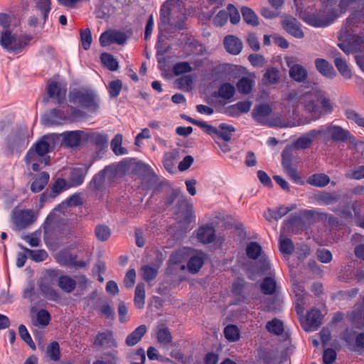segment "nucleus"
Here are the masks:
<instances>
[{
	"instance_id": "obj_1",
	"label": "nucleus",
	"mask_w": 364,
	"mask_h": 364,
	"mask_svg": "<svg viewBox=\"0 0 364 364\" xmlns=\"http://www.w3.org/2000/svg\"><path fill=\"white\" fill-rule=\"evenodd\" d=\"M287 100L292 106L301 105L307 112L318 116L331 114L334 109L328 95L315 85L304 87L299 95L290 92Z\"/></svg>"
},
{
	"instance_id": "obj_2",
	"label": "nucleus",
	"mask_w": 364,
	"mask_h": 364,
	"mask_svg": "<svg viewBox=\"0 0 364 364\" xmlns=\"http://www.w3.org/2000/svg\"><path fill=\"white\" fill-rule=\"evenodd\" d=\"M60 144L59 136L55 134H48L43 136L35 146L29 149L25 161L27 165L31 166L34 171H39L40 164L45 166L49 164V158L44 156L53 151Z\"/></svg>"
},
{
	"instance_id": "obj_3",
	"label": "nucleus",
	"mask_w": 364,
	"mask_h": 364,
	"mask_svg": "<svg viewBox=\"0 0 364 364\" xmlns=\"http://www.w3.org/2000/svg\"><path fill=\"white\" fill-rule=\"evenodd\" d=\"M71 103L94 112L100 107V100L95 92L84 88L74 90L69 94Z\"/></svg>"
},
{
	"instance_id": "obj_4",
	"label": "nucleus",
	"mask_w": 364,
	"mask_h": 364,
	"mask_svg": "<svg viewBox=\"0 0 364 364\" xmlns=\"http://www.w3.org/2000/svg\"><path fill=\"white\" fill-rule=\"evenodd\" d=\"M38 213L31 209H21L16 207L11 214V220L14 230H21L27 228L36 222Z\"/></svg>"
},
{
	"instance_id": "obj_5",
	"label": "nucleus",
	"mask_w": 364,
	"mask_h": 364,
	"mask_svg": "<svg viewBox=\"0 0 364 364\" xmlns=\"http://www.w3.org/2000/svg\"><path fill=\"white\" fill-rule=\"evenodd\" d=\"M0 44L9 52H18L24 47V43L21 38L9 30L1 32Z\"/></svg>"
},
{
	"instance_id": "obj_6",
	"label": "nucleus",
	"mask_w": 364,
	"mask_h": 364,
	"mask_svg": "<svg viewBox=\"0 0 364 364\" xmlns=\"http://www.w3.org/2000/svg\"><path fill=\"white\" fill-rule=\"evenodd\" d=\"M320 136L331 137L333 141H346L350 136V132L339 126L333 124L322 126L318 129Z\"/></svg>"
},
{
	"instance_id": "obj_7",
	"label": "nucleus",
	"mask_w": 364,
	"mask_h": 364,
	"mask_svg": "<svg viewBox=\"0 0 364 364\" xmlns=\"http://www.w3.org/2000/svg\"><path fill=\"white\" fill-rule=\"evenodd\" d=\"M60 171L61 176L67 179L71 188L81 185L85 176V171L82 168H66Z\"/></svg>"
},
{
	"instance_id": "obj_8",
	"label": "nucleus",
	"mask_w": 364,
	"mask_h": 364,
	"mask_svg": "<svg viewBox=\"0 0 364 364\" xmlns=\"http://www.w3.org/2000/svg\"><path fill=\"white\" fill-rule=\"evenodd\" d=\"M127 39L124 33L111 30L102 33L100 37V45L103 47L112 43L123 44Z\"/></svg>"
},
{
	"instance_id": "obj_9",
	"label": "nucleus",
	"mask_w": 364,
	"mask_h": 364,
	"mask_svg": "<svg viewBox=\"0 0 364 364\" xmlns=\"http://www.w3.org/2000/svg\"><path fill=\"white\" fill-rule=\"evenodd\" d=\"M246 253L249 258L255 259L259 256L262 257V264L261 269L262 272L267 271L270 269V264L265 258L264 255H262V247L256 242H251L246 247Z\"/></svg>"
},
{
	"instance_id": "obj_10",
	"label": "nucleus",
	"mask_w": 364,
	"mask_h": 364,
	"mask_svg": "<svg viewBox=\"0 0 364 364\" xmlns=\"http://www.w3.org/2000/svg\"><path fill=\"white\" fill-rule=\"evenodd\" d=\"M283 28L290 35L296 38H302L304 36L301 28L299 22L294 17L287 16L282 21Z\"/></svg>"
},
{
	"instance_id": "obj_11",
	"label": "nucleus",
	"mask_w": 364,
	"mask_h": 364,
	"mask_svg": "<svg viewBox=\"0 0 364 364\" xmlns=\"http://www.w3.org/2000/svg\"><path fill=\"white\" fill-rule=\"evenodd\" d=\"M47 90L49 97L56 100L58 103H61L64 101L67 92L65 85L52 81L48 85Z\"/></svg>"
},
{
	"instance_id": "obj_12",
	"label": "nucleus",
	"mask_w": 364,
	"mask_h": 364,
	"mask_svg": "<svg viewBox=\"0 0 364 364\" xmlns=\"http://www.w3.org/2000/svg\"><path fill=\"white\" fill-rule=\"evenodd\" d=\"M76 258L77 257L75 255H73L65 251L60 252L55 255V259L60 265L80 268L86 266V262L84 261H77Z\"/></svg>"
},
{
	"instance_id": "obj_13",
	"label": "nucleus",
	"mask_w": 364,
	"mask_h": 364,
	"mask_svg": "<svg viewBox=\"0 0 364 364\" xmlns=\"http://www.w3.org/2000/svg\"><path fill=\"white\" fill-rule=\"evenodd\" d=\"M287 66L289 68L290 77L298 82H304L308 76L306 69L299 64H293L290 60H287Z\"/></svg>"
},
{
	"instance_id": "obj_14",
	"label": "nucleus",
	"mask_w": 364,
	"mask_h": 364,
	"mask_svg": "<svg viewBox=\"0 0 364 364\" xmlns=\"http://www.w3.org/2000/svg\"><path fill=\"white\" fill-rule=\"evenodd\" d=\"M322 320V315L318 309H311L307 313L306 321V326L304 327L306 331H316L321 325Z\"/></svg>"
},
{
	"instance_id": "obj_15",
	"label": "nucleus",
	"mask_w": 364,
	"mask_h": 364,
	"mask_svg": "<svg viewBox=\"0 0 364 364\" xmlns=\"http://www.w3.org/2000/svg\"><path fill=\"white\" fill-rule=\"evenodd\" d=\"M40 289L43 294L48 299L56 301L59 299V294L53 288V283L48 277H44L40 282Z\"/></svg>"
},
{
	"instance_id": "obj_16",
	"label": "nucleus",
	"mask_w": 364,
	"mask_h": 364,
	"mask_svg": "<svg viewBox=\"0 0 364 364\" xmlns=\"http://www.w3.org/2000/svg\"><path fill=\"white\" fill-rule=\"evenodd\" d=\"M321 136L318 129H313L299 137L295 142L294 146L296 149H307L309 148L313 141L318 137Z\"/></svg>"
},
{
	"instance_id": "obj_17",
	"label": "nucleus",
	"mask_w": 364,
	"mask_h": 364,
	"mask_svg": "<svg viewBox=\"0 0 364 364\" xmlns=\"http://www.w3.org/2000/svg\"><path fill=\"white\" fill-rule=\"evenodd\" d=\"M196 236L199 242L204 244L210 243L215 239V230L210 225L202 226L197 230Z\"/></svg>"
},
{
	"instance_id": "obj_18",
	"label": "nucleus",
	"mask_w": 364,
	"mask_h": 364,
	"mask_svg": "<svg viewBox=\"0 0 364 364\" xmlns=\"http://www.w3.org/2000/svg\"><path fill=\"white\" fill-rule=\"evenodd\" d=\"M224 46L226 50L233 55L239 54L242 48L241 41L234 36H228L225 38Z\"/></svg>"
},
{
	"instance_id": "obj_19",
	"label": "nucleus",
	"mask_w": 364,
	"mask_h": 364,
	"mask_svg": "<svg viewBox=\"0 0 364 364\" xmlns=\"http://www.w3.org/2000/svg\"><path fill=\"white\" fill-rule=\"evenodd\" d=\"M348 31L346 28L341 29L339 35L338 47L346 54H350L355 52L357 50V45L354 43L347 42Z\"/></svg>"
},
{
	"instance_id": "obj_20",
	"label": "nucleus",
	"mask_w": 364,
	"mask_h": 364,
	"mask_svg": "<svg viewBox=\"0 0 364 364\" xmlns=\"http://www.w3.org/2000/svg\"><path fill=\"white\" fill-rule=\"evenodd\" d=\"M205 259V255L203 252H197L191 257L187 264V269L190 273L196 274L202 267Z\"/></svg>"
},
{
	"instance_id": "obj_21",
	"label": "nucleus",
	"mask_w": 364,
	"mask_h": 364,
	"mask_svg": "<svg viewBox=\"0 0 364 364\" xmlns=\"http://www.w3.org/2000/svg\"><path fill=\"white\" fill-rule=\"evenodd\" d=\"M94 344L97 347H117V346L110 332L98 333L95 337Z\"/></svg>"
},
{
	"instance_id": "obj_22",
	"label": "nucleus",
	"mask_w": 364,
	"mask_h": 364,
	"mask_svg": "<svg viewBox=\"0 0 364 364\" xmlns=\"http://www.w3.org/2000/svg\"><path fill=\"white\" fill-rule=\"evenodd\" d=\"M147 331L145 325L138 326L134 331L129 334L126 338V344L129 346H133L137 344Z\"/></svg>"
},
{
	"instance_id": "obj_23",
	"label": "nucleus",
	"mask_w": 364,
	"mask_h": 364,
	"mask_svg": "<svg viewBox=\"0 0 364 364\" xmlns=\"http://www.w3.org/2000/svg\"><path fill=\"white\" fill-rule=\"evenodd\" d=\"M50 315L46 310L38 311L35 316H32L31 322L36 327H46L49 324Z\"/></svg>"
},
{
	"instance_id": "obj_24",
	"label": "nucleus",
	"mask_w": 364,
	"mask_h": 364,
	"mask_svg": "<svg viewBox=\"0 0 364 364\" xmlns=\"http://www.w3.org/2000/svg\"><path fill=\"white\" fill-rule=\"evenodd\" d=\"M333 18H328L323 14H316L306 18L305 21L310 26L314 27H323L332 23Z\"/></svg>"
},
{
	"instance_id": "obj_25",
	"label": "nucleus",
	"mask_w": 364,
	"mask_h": 364,
	"mask_svg": "<svg viewBox=\"0 0 364 364\" xmlns=\"http://www.w3.org/2000/svg\"><path fill=\"white\" fill-rule=\"evenodd\" d=\"M254 75L242 77L237 83V88L240 93L247 95L251 92L254 85Z\"/></svg>"
},
{
	"instance_id": "obj_26",
	"label": "nucleus",
	"mask_w": 364,
	"mask_h": 364,
	"mask_svg": "<svg viewBox=\"0 0 364 364\" xmlns=\"http://www.w3.org/2000/svg\"><path fill=\"white\" fill-rule=\"evenodd\" d=\"M316 68L318 71L327 77H333L336 75V72L332 65L324 59H316L315 60Z\"/></svg>"
},
{
	"instance_id": "obj_27",
	"label": "nucleus",
	"mask_w": 364,
	"mask_h": 364,
	"mask_svg": "<svg viewBox=\"0 0 364 364\" xmlns=\"http://www.w3.org/2000/svg\"><path fill=\"white\" fill-rule=\"evenodd\" d=\"M50 176L46 172H41L36 176L34 181L31 183V189L33 193L41 191L48 183Z\"/></svg>"
},
{
	"instance_id": "obj_28",
	"label": "nucleus",
	"mask_w": 364,
	"mask_h": 364,
	"mask_svg": "<svg viewBox=\"0 0 364 364\" xmlns=\"http://www.w3.org/2000/svg\"><path fill=\"white\" fill-rule=\"evenodd\" d=\"M338 196L335 193L322 192L314 196V199L318 205H331L336 203Z\"/></svg>"
},
{
	"instance_id": "obj_29",
	"label": "nucleus",
	"mask_w": 364,
	"mask_h": 364,
	"mask_svg": "<svg viewBox=\"0 0 364 364\" xmlns=\"http://www.w3.org/2000/svg\"><path fill=\"white\" fill-rule=\"evenodd\" d=\"M59 136V139L62 137L63 142L70 147L76 146L80 144V135L78 132H65Z\"/></svg>"
},
{
	"instance_id": "obj_30",
	"label": "nucleus",
	"mask_w": 364,
	"mask_h": 364,
	"mask_svg": "<svg viewBox=\"0 0 364 364\" xmlns=\"http://www.w3.org/2000/svg\"><path fill=\"white\" fill-rule=\"evenodd\" d=\"M272 112V109L268 105H261L256 107L253 112L252 115L256 121L263 123L265 117H267Z\"/></svg>"
},
{
	"instance_id": "obj_31",
	"label": "nucleus",
	"mask_w": 364,
	"mask_h": 364,
	"mask_svg": "<svg viewBox=\"0 0 364 364\" xmlns=\"http://www.w3.org/2000/svg\"><path fill=\"white\" fill-rule=\"evenodd\" d=\"M225 338L229 342H237L240 338V331L236 325L229 324L223 331Z\"/></svg>"
},
{
	"instance_id": "obj_32",
	"label": "nucleus",
	"mask_w": 364,
	"mask_h": 364,
	"mask_svg": "<svg viewBox=\"0 0 364 364\" xmlns=\"http://www.w3.org/2000/svg\"><path fill=\"white\" fill-rule=\"evenodd\" d=\"M58 174L59 176L56 178L52 186V191L55 196L71 188L67 179L64 176H61V171Z\"/></svg>"
},
{
	"instance_id": "obj_33",
	"label": "nucleus",
	"mask_w": 364,
	"mask_h": 364,
	"mask_svg": "<svg viewBox=\"0 0 364 364\" xmlns=\"http://www.w3.org/2000/svg\"><path fill=\"white\" fill-rule=\"evenodd\" d=\"M18 247L28 254L29 257L36 262H43L48 257V254L44 250H32L20 244Z\"/></svg>"
},
{
	"instance_id": "obj_34",
	"label": "nucleus",
	"mask_w": 364,
	"mask_h": 364,
	"mask_svg": "<svg viewBox=\"0 0 364 364\" xmlns=\"http://www.w3.org/2000/svg\"><path fill=\"white\" fill-rule=\"evenodd\" d=\"M282 166L284 167V171L292 181L297 183L301 182V178L298 173L296 169L293 167L291 165L290 161L286 159L284 157L283 158Z\"/></svg>"
},
{
	"instance_id": "obj_35",
	"label": "nucleus",
	"mask_w": 364,
	"mask_h": 364,
	"mask_svg": "<svg viewBox=\"0 0 364 364\" xmlns=\"http://www.w3.org/2000/svg\"><path fill=\"white\" fill-rule=\"evenodd\" d=\"M58 286L64 291L70 293L76 286V281L68 276H61L58 279Z\"/></svg>"
},
{
	"instance_id": "obj_36",
	"label": "nucleus",
	"mask_w": 364,
	"mask_h": 364,
	"mask_svg": "<svg viewBox=\"0 0 364 364\" xmlns=\"http://www.w3.org/2000/svg\"><path fill=\"white\" fill-rule=\"evenodd\" d=\"M134 301L136 308H144L145 304V288L143 284H138L136 285Z\"/></svg>"
},
{
	"instance_id": "obj_37",
	"label": "nucleus",
	"mask_w": 364,
	"mask_h": 364,
	"mask_svg": "<svg viewBox=\"0 0 364 364\" xmlns=\"http://www.w3.org/2000/svg\"><path fill=\"white\" fill-rule=\"evenodd\" d=\"M335 65L341 75L346 79H350L352 77L351 70L347 63L341 58H336L334 60Z\"/></svg>"
},
{
	"instance_id": "obj_38",
	"label": "nucleus",
	"mask_w": 364,
	"mask_h": 364,
	"mask_svg": "<svg viewBox=\"0 0 364 364\" xmlns=\"http://www.w3.org/2000/svg\"><path fill=\"white\" fill-rule=\"evenodd\" d=\"M330 182L329 177L323 173L314 174L309 178L308 183L317 187H324Z\"/></svg>"
},
{
	"instance_id": "obj_39",
	"label": "nucleus",
	"mask_w": 364,
	"mask_h": 364,
	"mask_svg": "<svg viewBox=\"0 0 364 364\" xmlns=\"http://www.w3.org/2000/svg\"><path fill=\"white\" fill-rule=\"evenodd\" d=\"M95 235L99 241L105 242L111 236V230L107 225H97L95 229Z\"/></svg>"
},
{
	"instance_id": "obj_40",
	"label": "nucleus",
	"mask_w": 364,
	"mask_h": 364,
	"mask_svg": "<svg viewBox=\"0 0 364 364\" xmlns=\"http://www.w3.org/2000/svg\"><path fill=\"white\" fill-rule=\"evenodd\" d=\"M241 13L245 21L252 26H257L259 20L255 13L250 8L244 6L241 9Z\"/></svg>"
},
{
	"instance_id": "obj_41",
	"label": "nucleus",
	"mask_w": 364,
	"mask_h": 364,
	"mask_svg": "<svg viewBox=\"0 0 364 364\" xmlns=\"http://www.w3.org/2000/svg\"><path fill=\"white\" fill-rule=\"evenodd\" d=\"M189 256V250L188 248L181 249L173 253L169 259L171 264H180L184 262Z\"/></svg>"
},
{
	"instance_id": "obj_42",
	"label": "nucleus",
	"mask_w": 364,
	"mask_h": 364,
	"mask_svg": "<svg viewBox=\"0 0 364 364\" xmlns=\"http://www.w3.org/2000/svg\"><path fill=\"white\" fill-rule=\"evenodd\" d=\"M280 78V73L278 69L275 68H270L267 69L263 80L264 83L276 84L279 82Z\"/></svg>"
},
{
	"instance_id": "obj_43",
	"label": "nucleus",
	"mask_w": 364,
	"mask_h": 364,
	"mask_svg": "<svg viewBox=\"0 0 364 364\" xmlns=\"http://www.w3.org/2000/svg\"><path fill=\"white\" fill-rule=\"evenodd\" d=\"M41 232L39 230L34 231L30 234L22 236L24 240L31 247H38L41 243Z\"/></svg>"
},
{
	"instance_id": "obj_44",
	"label": "nucleus",
	"mask_w": 364,
	"mask_h": 364,
	"mask_svg": "<svg viewBox=\"0 0 364 364\" xmlns=\"http://www.w3.org/2000/svg\"><path fill=\"white\" fill-rule=\"evenodd\" d=\"M266 328L271 333L281 335L284 331V325L280 320L274 318L267 322Z\"/></svg>"
},
{
	"instance_id": "obj_45",
	"label": "nucleus",
	"mask_w": 364,
	"mask_h": 364,
	"mask_svg": "<svg viewBox=\"0 0 364 364\" xmlns=\"http://www.w3.org/2000/svg\"><path fill=\"white\" fill-rule=\"evenodd\" d=\"M235 128L231 125L221 124L218 129L217 138H220L225 141L231 139L232 134L235 132Z\"/></svg>"
},
{
	"instance_id": "obj_46",
	"label": "nucleus",
	"mask_w": 364,
	"mask_h": 364,
	"mask_svg": "<svg viewBox=\"0 0 364 364\" xmlns=\"http://www.w3.org/2000/svg\"><path fill=\"white\" fill-rule=\"evenodd\" d=\"M122 135L117 134L111 141V146L114 153L117 155H124L127 153L126 149L122 146Z\"/></svg>"
},
{
	"instance_id": "obj_47",
	"label": "nucleus",
	"mask_w": 364,
	"mask_h": 364,
	"mask_svg": "<svg viewBox=\"0 0 364 364\" xmlns=\"http://www.w3.org/2000/svg\"><path fill=\"white\" fill-rule=\"evenodd\" d=\"M156 338L158 342L161 345H168L172 341V336L167 328H160L157 331Z\"/></svg>"
},
{
	"instance_id": "obj_48",
	"label": "nucleus",
	"mask_w": 364,
	"mask_h": 364,
	"mask_svg": "<svg viewBox=\"0 0 364 364\" xmlns=\"http://www.w3.org/2000/svg\"><path fill=\"white\" fill-rule=\"evenodd\" d=\"M48 357L53 361H58L60 358V350L59 344L56 341L52 342L46 349Z\"/></svg>"
},
{
	"instance_id": "obj_49",
	"label": "nucleus",
	"mask_w": 364,
	"mask_h": 364,
	"mask_svg": "<svg viewBox=\"0 0 364 364\" xmlns=\"http://www.w3.org/2000/svg\"><path fill=\"white\" fill-rule=\"evenodd\" d=\"M235 93V87L230 83L222 85L218 90V95L223 99H230Z\"/></svg>"
},
{
	"instance_id": "obj_50",
	"label": "nucleus",
	"mask_w": 364,
	"mask_h": 364,
	"mask_svg": "<svg viewBox=\"0 0 364 364\" xmlns=\"http://www.w3.org/2000/svg\"><path fill=\"white\" fill-rule=\"evenodd\" d=\"M102 63L109 70L114 71L118 68V63L117 60L110 54L102 53L101 55Z\"/></svg>"
},
{
	"instance_id": "obj_51",
	"label": "nucleus",
	"mask_w": 364,
	"mask_h": 364,
	"mask_svg": "<svg viewBox=\"0 0 364 364\" xmlns=\"http://www.w3.org/2000/svg\"><path fill=\"white\" fill-rule=\"evenodd\" d=\"M177 158V152L170 151L165 154L164 156L163 164L165 168L171 172L174 167V161Z\"/></svg>"
},
{
	"instance_id": "obj_52",
	"label": "nucleus",
	"mask_w": 364,
	"mask_h": 364,
	"mask_svg": "<svg viewBox=\"0 0 364 364\" xmlns=\"http://www.w3.org/2000/svg\"><path fill=\"white\" fill-rule=\"evenodd\" d=\"M122 88V82L119 80H114L111 81L107 87L109 96L115 98L119 96Z\"/></svg>"
},
{
	"instance_id": "obj_53",
	"label": "nucleus",
	"mask_w": 364,
	"mask_h": 364,
	"mask_svg": "<svg viewBox=\"0 0 364 364\" xmlns=\"http://www.w3.org/2000/svg\"><path fill=\"white\" fill-rule=\"evenodd\" d=\"M143 279L146 282L153 280L157 275V269L149 265H144L141 269Z\"/></svg>"
},
{
	"instance_id": "obj_54",
	"label": "nucleus",
	"mask_w": 364,
	"mask_h": 364,
	"mask_svg": "<svg viewBox=\"0 0 364 364\" xmlns=\"http://www.w3.org/2000/svg\"><path fill=\"white\" fill-rule=\"evenodd\" d=\"M18 333L22 340L24 341L31 349H36V345L33 343L26 327L24 325L21 324L19 326Z\"/></svg>"
},
{
	"instance_id": "obj_55",
	"label": "nucleus",
	"mask_w": 364,
	"mask_h": 364,
	"mask_svg": "<svg viewBox=\"0 0 364 364\" xmlns=\"http://www.w3.org/2000/svg\"><path fill=\"white\" fill-rule=\"evenodd\" d=\"M345 115L348 119L355 122L359 127L364 128V117L353 109H347Z\"/></svg>"
},
{
	"instance_id": "obj_56",
	"label": "nucleus",
	"mask_w": 364,
	"mask_h": 364,
	"mask_svg": "<svg viewBox=\"0 0 364 364\" xmlns=\"http://www.w3.org/2000/svg\"><path fill=\"white\" fill-rule=\"evenodd\" d=\"M261 289L265 294H272L276 290V282L274 279L267 277L264 279L261 285Z\"/></svg>"
},
{
	"instance_id": "obj_57",
	"label": "nucleus",
	"mask_w": 364,
	"mask_h": 364,
	"mask_svg": "<svg viewBox=\"0 0 364 364\" xmlns=\"http://www.w3.org/2000/svg\"><path fill=\"white\" fill-rule=\"evenodd\" d=\"M193 70V68L188 62H179L173 65V71L176 75L190 73Z\"/></svg>"
},
{
	"instance_id": "obj_58",
	"label": "nucleus",
	"mask_w": 364,
	"mask_h": 364,
	"mask_svg": "<svg viewBox=\"0 0 364 364\" xmlns=\"http://www.w3.org/2000/svg\"><path fill=\"white\" fill-rule=\"evenodd\" d=\"M36 6L41 11L44 22L46 21L48 13L50 12V0H36Z\"/></svg>"
},
{
	"instance_id": "obj_59",
	"label": "nucleus",
	"mask_w": 364,
	"mask_h": 364,
	"mask_svg": "<svg viewBox=\"0 0 364 364\" xmlns=\"http://www.w3.org/2000/svg\"><path fill=\"white\" fill-rule=\"evenodd\" d=\"M279 249L282 253L289 255L294 250V245L289 238H280Z\"/></svg>"
},
{
	"instance_id": "obj_60",
	"label": "nucleus",
	"mask_w": 364,
	"mask_h": 364,
	"mask_svg": "<svg viewBox=\"0 0 364 364\" xmlns=\"http://www.w3.org/2000/svg\"><path fill=\"white\" fill-rule=\"evenodd\" d=\"M294 292L296 298V308L297 309L298 313H299L300 310H301V305L303 304L302 300L304 298V295L306 294H304L302 287L297 284H294Z\"/></svg>"
},
{
	"instance_id": "obj_61",
	"label": "nucleus",
	"mask_w": 364,
	"mask_h": 364,
	"mask_svg": "<svg viewBox=\"0 0 364 364\" xmlns=\"http://www.w3.org/2000/svg\"><path fill=\"white\" fill-rule=\"evenodd\" d=\"M119 360L117 351L105 354V360H97L93 364H117Z\"/></svg>"
},
{
	"instance_id": "obj_62",
	"label": "nucleus",
	"mask_w": 364,
	"mask_h": 364,
	"mask_svg": "<svg viewBox=\"0 0 364 364\" xmlns=\"http://www.w3.org/2000/svg\"><path fill=\"white\" fill-rule=\"evenodd\" d=\"M198 126L202 129L206 134L210 135L213 139L216 140L217 134L218 133V129L207 124L205 122H202V123H198Z\"/></svg>"
},
{
	"instance_id": "obj_63",
	"label": "nucleus",
	"mask_w": 364,
	"mask_h": 364,
	"mask_svg": "<svg viewBox=\"0 0 364 364\" xmlns=\"http://www.w3.org/2000/svg\"><path fill=\"white\" fill-rule=\"evenodd\" d=\"M348 178L360 180L364 178V166H360L358 168L348 172L346 174Z\"/></svg>"
},
{
	"instance_id": "obj_64",
	"label": "nucleus",
	"mask_w": 364,
	"mask_h": 364,
	"mask_svg": "<svg viewBox=\"0 0 364 364\" xmlns=\"http://www.w3.org/2000/svg\"><path fill=\"white\" fill-rule=\"evenodd\" d=\"M133 362L131 364H144L146 360L145 351L140 348L132 355Z\"/></svg>"
}]
</instances>
